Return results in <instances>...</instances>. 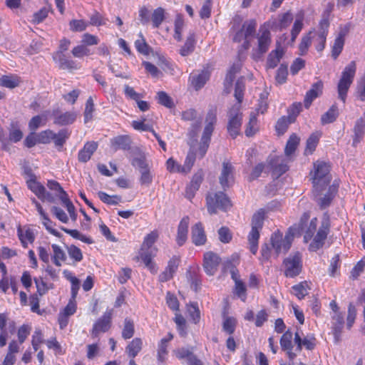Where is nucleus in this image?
<instances>
[{"instance_id":"obj_42","label":"nucleus","mask_w":365,"mask_h":365,"mask_svg":"<svg viewBox=\"0 0 365 365\" xmlns=\"http://www.w3.org/2000/svg\"><path fill=\"white\" fill-rule=\"evenodd\" d=\"M186 275L191 285L195 287V290L197 291L201 285V279L199 276V268L190 267L187 271Z\"/></svg>"},{"instance_id":"obj_2","label":"nucleus","mask_w":365,"mask_h":365,"mask_svg":"<svg viewBox=\"0 0 365 365\" xmlns=\"http://www.w3.org/2000/svg\"><path fill=\"white\" fill-rule=\"evenodd\" d=\"M29 188L42 201L55 202L57 199L62 202V204L68 211V199L66 192L61 187L60 184L55 180H48L47 187L51 192L46 190L45 187L34 180L30 179L27 181Z\"/></svg>"},{"instance_id":"obj_60","label":"nucleus","mask_w":365,"mask_h":365,"mask_svg":"<svg viewBox=\"0 0 365 365\" xmlns=\"http://www.w3.org/2000/svg\"><path fill=\"white\" fill-rule=\"evenodd\" d=\"M356 314H357V311H356L355 305L352 302H350L348 305V309H347V316H346V323L347 329L350 330L352 328L354 324L355 323Z\"/></svg>"},{"instance_id":"obj_41","label":"nucleus","mask_w":365,"mask_h":365,"mask_svg":"<svg viewBox=\"0 0 365 365\" xmlns=\"http://www.w3.org/2000/svg\"><path fill=\"white\" fill-rule=\"evenodd\" d=\"M138 38L135 40L134 45L137 51L144 56H148L151 51L150 46L146 42L143 34H138Z\"/></svg>"},{"instance_id":"obj_52","label":"nucleus","mask_w":365,"mask_h":365,"mask_svg":"<svg viewBox=\"0 0 365 365\" xmlns=\"http://www.w3.org/2000/svg\"><path fill=\"white\" fill-rule=\"evenodd\" d=\"M98 196L103 202L110 205H118L122 200V197L119 195H109L103 191H99L98 192Z\"/></svg>"},{"instance_id":"obj_3","label":"nucleus","mask_w":365,"mask_h":365,"mask_svg":"<svg viewBox=\"0 0 365 365\" xmlns=\"http://www.w3.org/2000/svg\"><path fill=\"white\" fill-rule=\"evenodd\" d=\"M217 107L215 105L210 106L205 118V127L200 143L197 146V153L200 158H204L210 147L211 137L217 121Z\"/></svg>"},{"instance_id":"obj_28","label":"nucleus","mask_w":365,"mask_h":365,"mask_svg":"<svg viewBox=\"0 0 365 365\" xmlns=\"http://www.w3.org/2000/svg\"><path fill=\"white\" fill-rule=\"evenodd\" d=\"M98 146V143L95 141L86 142L84 144L83 148L81 149L78 152V160L83 163L88 162L91 159L94 152L97 150Z\"/></svg>"},{"instance_id":"obj_50","label":"nucleus","mask_w":365,"mask_h":365,"mask_svg":"<svg viewBox=\"0 0 365 365\" xmlns=\"http://www.w3.org/2000/svg\"><path fill=\"white\" fill-rule=\"evenodd\" d=\"M293 122L286 115L278 119L275 125V130L278 135H282L287 130L289 125Z\"/></svg>"},{"instance_id":"obj_9","label":"nucleus","mask_w":365,"mask_h":365,"mask_svg":"<svg viewBox=\"0 0 365 365\" xmlns=\"http://www.w3.org/2000/svg\"><path fill=\"white\" fill-rule=\"evenodd\" d=\"M206 204L210 215L216 214L218 209L226 211L232 205L229 197L223 192L207 194Z\"/></svg>"},{"instance_id":"obj_33","label":"nucleus","mask_w":365,"mask_h":365,"mask_svg":"<svg viewBox=\"0 0 365 365\" xmlns=\"http://www.w3.org/2000/svg\"><path fill=\"white\" fill-rule=\"evenodd\" d=\"M196 45V38L195 34L194 32H191L188 34L186 38L185 42L183 46L180 49V54L182 56H187L191 54L195 48Z\"/></svg>"},{"instance_id":"obj_27","label":"nucleus","mask_w":365,"mask_h":365,"mask_svg":"<svg viewBox=\"0 0 365 365\" xmlns=\"http://www.w3.org/2000/svg\"><path fill=\"white\" fill-rule=\"evenodd\" d=\"M189 222V217L185 216L181 219L178 226V232L175 240L180 247L182 246L187 241Z\"/></svg>"},{"instance_id":"obj_10","label":"nucleus","mask_w":365,"mask_h":365,"mask_svg":"<svg viewBox=\"0 0 365 365\" xmlns=\"http://www.w3.org/2000/svg\"><path fill=\"white\" fill-rule=\"evenodd\" d=\"M284 274L286 277L294 278L302 271V256L299 252L289 255L282 262Z\"/></svg>"},{"instance_id":"obj_57","label":"nucleus","mask_w":365,"mask_h":365,"mask_svg":"<svg viewBox=\"0 0 365 365\" xmlns=\"http://www.w3.org/2000/svg\"><path fill=\"white\" fill-rule=\"evenodd\" d=\"M274 254L272 252V247L269 244L265 243L262 245L261 251H260V257H259V260L262 264H264L268 262L272 256Z\"/></svg>"},{"instance_id":"obj_19","label":"nucleus","mask_w":365,"mask_h":365,"mask_svg":"<svg viewBox=\"0 0 365 365\" xmlns=\"http://www.w3.org/2000/svg\"><path fill=\"white\" fill-rule=\"evenodd\" d=\"M210 69V66L207 64L206 66L203 67L199 74H191L190 76L189 81L190 82V85L196 91L201 89L210 79L211 74Z\"/></svg>"},{"instance_id":"obj_4","label":"nucleus","mask_w":365,"mask_h":365,"mask_svg":"<svg viewBox=\"0 0 365 365\" xmlns=\"http://www.w3.org/2000/svg\"><path fill=\"white\" fill-rule=\"evenodd\" d=\"M299 227H290L284 236L279 230H277L272 234L270 243L274 250L275 258H277L281 253L288 252L292 246L294 237L296 236V232H299Z\"/></svg>"},{"instance_id":"obj_36","label":"nucleus","mask_w":365,"mask_h":365,"mask_svg":"<svg viewBox=\"0 0 365 365\" xmlns=\"http://www.w3.org/2000/svg\"><path fill=\"white\" fill-rule=\"evenodd\" d=\"M304 11L297 14L291 29V42L294 43L304 26Z\"/></svg>"},{"instance_id":"obj_46","label":"nucleus","mask_w":365,"mask_h":365,"mask_svg":"<svg viewBox=\"0 0 365 365\" xmlns=\"http://www.w3.org/2000/svg\"><path fill=\"white\" fill-rule=\"evenodd\" d=\"M314 31V29L309 31L307 34L302 36L301 42L299 44L300 55H305L307 53L309 48L312 44V34Z\"/></svg>"},{"instance_id":"obj_47","label":"nucleus","mask_w":365,"mask_h":365,"mask_svg":"<svg viewBox=\"0 0 365 365\" xmlns=\"http://www.w3.org/2000/svg\"><path fill=\"white\" fill-rule=\"evenodd\" d=\"M313 34L314 46L318 52H322L325 48L327 35L323 33L315 32V31Z\"/></svg>"},{"instance_id":"obj_64","label":"nucleus","mask_w":365,"mask_h":365,"mask_svg":"<svg viewBox=\"0 0 365 365\" xmlns=\"http://www.w3.org/2000/svg\"><path fill=\"white\" fill-rule=\"evenodd\" d=\"M302 110V104L300 102H294L287 109L288 115L291 121L293 123L296 120L297 117L299 115V113Z\"/></svg>"},{"instance_id":"obj_54","label":"nucleus","mask_w":365,"mask_h":365,"mask_svg":"<svg viewBox=\"0 0 365 365\" xmlns=\"http://www.w3.org/2000/svg\"><path fill=\"white\" fill-rule=\"evenodd\" d=\"M156 99L159 104L168 108L175 107L173 98L165 91H158L157 93Z\"/></svg>"},{"instance_id":"obj_17","label":"nucleus","mask_w":365,"mask_h":365,"mask_svg":"<svg viewBox=\"0 0 365 365\" xmlns=\"http://www.w3.org/2000/svg\"><path fill=\"white\" fill-rule=\"evenodd\" d=\"M220 262L221 258L214 252L208 251L203 255L202 266L205 273L208 275H214L215 274Z\"/></svg>"},{"instance_id":"obj_51","label":"nucleus","mask_w":365,"mask_h":365,"mask_svg":"<svg viewBox=\"0 0 365 365\" xmlns=\"http://www.w3.org/2000/svg\"><path fill=\"white\" fill-rule=\"evenodd\" d=\"M23 133L21 132L18 123L11 122L9 128V140L17 143L22 139Z\"/></svg>"},{"instance_id":"obj_58","label":"nucleus","mask_w":365,"mask_h":365,"mask_svg":"<svg viewBox=\"0 0 365 365\" xmlns=\"http://www.w3.org/2000/svg\"><path fill=\"white\" fill-rule=\"evenodd\" d=\"M166 169L170 173H182L186 174L183 166L179 164L173 158H170L166 161Z\"/></svg>"},{"instance_id":"obj_18","label":"nucleus","mask_w":365,"mask_h":365,"mask_svg":"<svg viewBox=\"0 0 365 365\" xmlns=\"http://www.w3.org/2000/svg\"><path fill=\"white\" fill-rule=\"evenodd\" d=\"M294 334L291 329H288L284 333L279 339L280 346L282 351L286 352V354L290 361H293L296 356L297 354L293 351L294 344L292 341H294Z\"/></svg>"},{"instance_id":"obj_21","label":"nucleus","mask_w":365,"mask_h":365,"mask_svg":"<svg viewBox=\"0 0 365 365\" xmlns=\"http://www.w3.org/2000/svg\"><path fill=\"white\" fill-rule=\"evenodd\" d=\"M323 89L324 83L322 80H318L312 85L311 88L307 91L304 98V106L307 109L309 108L312 102L322 94Z\"/></svg>"},{"instance_id":"obj_22","label":"nucleus","mask_w":365,"mask_h":365,"mask_svg":"<svg viewBox=\"0 0 365 365\" xmlns=\"http://www.w3.org/2000/svg\"><path fill=\"white\" fill-rule=\"evenodd\" d=\"M344 327V316H331V334L334 337V342L335 344H338L341 341Z\"/></svg>"},{"instance_id":"obj_61","label":"nucleus","mask_w":365,"mask_h":365,"mask_svg":"<svg viewBox=\"0 0 365 365\" xmlns=\"http://www.w3.org/2000/svg\"><path fill=\"white\" fill-rule=\"evenodd\" d=\"M365 130V120L359 118L356 121L354 127V142H359L364 136Z\"/></svg>"},{"instance_id":"obj_7","label":"nucleus","mask_w":365,"mask_h":365,"mask_svg":"<svg viewBox=\"0 0 365 365\" xmlns=\"http://www.w3.org/2000/svg\"><path fill=\"white\" fill-rule=\"evenodd\" d=\"M356 73V62L351 61L347 64L341 73L337 83V92L339 98L345 103L348 91L352 85Z\"/></svg>"},{"instance_id":"obj_39","label":"nucleus","mask_w":365,"mask_h":365,"mask_svg":"<svg viewBox=\"0 0 365 365\" xmlns=\"http://www.w3.org/2000/svg\"><path fill=\"white\" fill-rule=\"evenodd\" d=\"M339 115V109L336 104L332 105L329 109L322 115L321 123L326 125L334 122Z\"/></svg>"},{"instance_id":"obj_45","label":"nucleus","mask_w":365,"mask_h":365,"mask_svg":"<svg viewBox=\"0 0 365 365\" xmlns=\"http://www.w3.org/2000/svg\"><path fill=\"white\" fill-rule=\"evenodd\" d=\"M135 334V324L133 319L125 318L124 320L123 328L122 329L121 336L124 339H131Z\"/></svg>"},{"instance_id":"obj_59","label":"nucleus","mask_w":365,"mask_h":365,"mask_svg":"<svg viewBox=\"0 0 365 365\" xmlns=\"http://www.w3.org/2000/svg\"><path fill=\"white\" fill-rule=\"evenodd\" d=\"M174 322L176 324L179 334L181 336H185L187 335V323L183 316L179 312L175 313Z\"/></svg>"},{"instance_id":"obj_35","label":"nucleus","mask_w":365,"mask_h":365,"mask_svg":"<svg viewBox=\"0 0 365 365\" xmlns=\"http://www.w3.org/2000/svg\"><path fill=\"white\" fill-rule=\"evenodd\" d=\"M310 286L307 281L301 282L292 287V293L299 300L303 299L308 294Z\"/></svg>"},{"instance_id":"obj_43","label":"nucleus","mask_w":365,"mask_h":365,"mask_svg":"<svg viewBox=\"0 0 365 365\" xmlns=\"http://www.w3.org/2000/svg\"><path fill=\"white\" fill-rule=\"evenodd\" d=\"M300 142V138L297 136L296 133H292L286 144L284 148V153L287 156H290L292 155L295 150H297Z\"/></svg>"},{"instance_id":"obj_63","label":"nucleus","mask_w":365,"mask_h":365,"mask_svg":"<svg viewBox=\"0 0 365 365\" xmlns=\"http://www.w3.org/2000/svg\"><path fill=\"white\" fill-rule=\"evenodd\" d=\"M165 301L168 307L173 310V312H175L176 313H178L180 311V303L178 301V297L175 296V294L167 292L166 296H165Z\"/></svg>"},{"instance_id":"obj_11","label":"nucleus","mask_w":365,"mask_h":365,"mask_svg":"<svg viewBox=\"0 0 365 365\" xmlns=\"http://www.w3.org/2000/svg\"><path fill=\"white\" fill-rule=\"evenodd\" d=\"M113 309H107L103 315L93 323L90 331L92 339H97L101 334L106 333L110 329L113 324Z\"/></svg>"},{"instance_id":"obj_13","label":"nucleus","mask_w":365,"mask_h":365,"mask_svg":"<svg viewBox=\"0 0 365 365\" xmlns=\"http://www.w3.org/2000/svg\"><path fill=\"white\" fill-rule=\"evenodd\" d=\"M228 116L227 132L232 138H236L240 133L242 121L240 106H232L228 112Z\"/></svg>"},{"instance_id":"obj_12","label":"nucleus","mask_w":365,"mask_h":365,"mask_svg":"<svg viewBox=\"0 0 365 365\" xmlns=\"http://www.w3.org/2000/svg\"><path fill=\"white\" fill-rule=\"evenodd\" d=\"M293 21V14L291 11L279 14L277 17L272 16L264 23V27H267L272 31H282L287 29Z\"/></svg>"},{"instance_id":"obj_32","label":"nucleus","mask_w":365,"mask_h":365,"mask_svg":"<svg viewBox=\"0 0 365 365\" xmlns=\"http://www.w3.org/2000/svg\"><path fill=\"white\" fill-rule=\"evenodd\" d=\"M143 340L140 337L133 338L125 346V353L128 358H135L142 351Z\"/></svg>"},{"instance_id":"obj_8","label":"nucleus","mask_w":365,"mask_h":365,"mask_svg":"<svg viewBox=\"0 0 365 365\" xmlns=\"http://www.w3.org/2000/svg\"><path fill=\"white\" fill-rule=\"evenodd\" d=\"M265 218V211L259 209L252 216L251 221V230L248 234L247 240L250 245V250L253 255H256L258 250L259 239Z\"/></svg>"},{"instance_id":"obj_20","label":"nucleus","mask_w":365,"mask_h":365,"mask_svg":"<svg viewBox=\"0 0 365 365\" xmlns=\"http://www.w3.org/2000/svg\"><path fill=\"white\" fill-rule=\"evenodd\" d=\"M219 180L224 190L232 184L234 181V167L230 161H224L222 163V168Z\"/></svg>"},{"instance_id":"obj_14","label":"nucleus","mask_w":365,"mask_h":365,"mask_svg":"<svg viewBox=\"0 0 365 365\" xmlns=\"http://www.w3.org/2000/svg\"><path fill=\"white\" fill-rule=\"evenodd\" d=\"M272 42L271 34L267 27L264 24L260 26L259 34L257 36V47L253 51L255 59L260 58L269 49Z\"/></svg>"},{"instance_id":"obj_40","label":"nucleus","mask_w":365,"mask_h":365,"mask_svg":"<svg viewBox=\"0 0 365 365\" xmlns=\"http://www.w3.org/2000/svg\"><path fill=\"white\" fill-rule=\"evenodd\" d=\"M165 19V10L163 7L154 9L151 15L152 26L154 29H158Z\"/></svg>"},{"instance_id":"obj_55","label":"nucleus","mask_w":365,"mask_h":365,"mask_svg":"<svg viewBox=\"0 0 365 365\" xmlns=\"http://www.w3.org/2000/svg\"><path fill=\"white\" fill-rule=\"evenodd\" d=\"M237 319L233 317H225L222 322V330L227 334L232 335L234 334L237 327Z\"/></svg>"},{"instance_id":"obj_26","label":"nucleus","mask_w":365,"mask_h":365,"mask_svg":"<svg viewBox=\"0 0 365 365\" xmlns=\"http://www.w3.org/2000/svg\"><path fill=\"white\" fill-rule=\"evenodd\" d=\"M338 190L339 185L333 183L329 186L328 190L324 195L317 200V205L321 210H324L331 205V202L338 192Z\"/></svg>"},{"instance_id":"obj_1","label":"nucleus","mask_w":365,"mask_h":365,"mask_svg":"<svg viewBox=\"0 0 365 365\" xmlns=\"http://www.w3.org/2000/svg\"><path fill=\"white\" fill-rule=\"evenodd\" d=\"M318 219L313 217L306 229L304 235V241L307 243L312 240L309 245L310 252H316L323 247L325 241L331 231V220L329 215L325 212L323 215L320 225L317 229Z\"/></svg>"},{"instance_id":"obj_38","label":"nucleus","mask_w":365,"mask_h":365,"mask_svg":"<svg viewBox=\"0 0 365 365\" xmlns=\"http://www.w3.org/2000/svg\"><path fill=\"white\" fill-rule=\"evenodd\" d=\"M21 80L17 76L4 75L0 77V86L8 88L10 89L15 88L20 85Z\"/></svg>"},{"instance_id":"obj_29","label":"nucleus","mask_w":365,"mask_h":365,"mask_svg":"<svg viewBox=\"0 0 365 365\" xmlns=\"http://www.w3.org/2000/svg\"><path fill=\"white\" fill-rule=\"evenodd\" d=\"M110 145L113 150H128L131 147V140L128 135H118L110 141Z\"/></svg>"},{"instance_id":"obj_16","label":"nucleus","mask_w":365,"mask_h":365,"mask_svg":"<svg viewBox=\"0 0 365 365\" xmlns=\"http://www.w3.org/2000/svg\"><path fill=\"white\" fill-rule=\"evenodd\" d=\"M180 262L181 257L179 255H173L170 257L164 270L158 275V282H166L172 279L177 272Z\"/></svg>"},{"instance_id":"obj_62","label":"nucleus","mask_w":365,"mask_h":365,"mask_svg":"<svg viewBox=\"0 0 365 365\" xmlns=\"http://www.w3.org/2000/svg\"><path fill=\"white\" fill-rule=\"evenodd\" d=\"M219 240L223 244L230 243L233 237V234L227 226H222L217 231Z\"/></svg>"},{"instance_id":"obj_5","label":"nucleus","mask_w":365,"mask_h":365,"mask_svg":"<svg viewBox=\"0 0 365 365\" xmlns=\"http://www.w3.org/2000/svg\"><path fill=\"white\" fill-rule=\"evenodd\" d=\"M242 19L238 17L235 19L231 31L234 33L232 40L234 42L240 43L244 41L243 46L248 48L250 42L247 38L255 34L257 27V21L255 19H250L245 21L241 26Z\"/></svg>"},{"instance_id":"obj_24","label":"nucleus","mask_w":365,"mask_h":365,"mask_svg":"<svg viewBox=\"0 0 365 365\" xmlns=\"http://www.w3.org/2000/svg\"><path fill=\"white\" fill-rule=\"evenodd\" d=\"M68 42L63 39L61 41L60 44L59 51H58L53 56V60L58 65V67L61 69L68 68Z\"/></svg>"},{"instance_id":"obj_23","label":"nucleus","mask_w":365,"mask_h":365,"mask_svg":"<svg viewBox=\"0 0 365 365\" xmlns=\"http://www.w3.org/2000/svg\"><path fill=\"white\" fill-rule=\"evenodd\" d=\"M207 235L201 222L195 223L191 227V240L195 246H202L207 242Z\"/></svg>"},{"instance_id":"obj_6","label":"nucleus","mask_w":365,"mask_h":365,"mask_svg":"<svg viewBox=\"0 0 365 365\" xmlns=\"http://www.w3.org/2000/svg\"><path fill=\"white\" fill-rule=\"evenodd\" d=\"M331 165L329 162L317 160L313 163V169L310 171V180L316 190H322L329 185L331 180L330 175Z\"/></svg>"},{"instance_id":"obj_31","label":"nucleus","mask_w":365,"mask_h":365,"mask_svg":"<svg viewBox=\"0 0 365 365\" xmlns=\"http://www.w3.org/2000/svg\"><path fill=\"white\" fill-rule=\"evenodd\" d=\"M269 165H270L273 173L277 177L285 173L289 169L287 162L284 160H280L278 156L272 158L269 162Z\"/></svg>"},{"instance_id":"obj_44","label":"nucleus","mask_w":365,"mask_h":365,"mask_svg":"<svg viewBox=\"0 0 365 365\" xmlns=\"http://www.w3.org/2000/svg\"><path fill=\"white\" fill-rule=\"evenodd\" d=\"M159 237V232L157 230L147 234L143 239L140 248L142 250H149L155 243Z\"/></svg>"},{"instance_id":"obj_53","label":"nucleus","mask_w":365,"mask_h":365,"mask_svg":"<svg viewBox=\"0 0 365 365\" xmlns=\"http://www.w3.org/2000/svg\"><path fill=\"white\" fill-rule=\"evenodd\" d=\"M95 111V105L93 102V99L91 96H90L85 105V109L83 112V116H84V123H87L89 121L93 120V113Z\"/></svg>"},{"instance_id":"obj_48","label":"nucleus","mask_w":365,"mask_h":365,"mask_svg":"<svg viewBox=\"0 0 365 365\" xmlns=\"http://www.w3.org/2000/svg\"><path fill=\"white\" fill-rule=\"evenodd\" d=\"M259 130L257 118L255 113H251L249 122L245 129V135L247 137H252Z\"/></svg>"},{"instance_id":"obj_49","label":"nucleus","mask_w":365,"mask_h":365,"mask_svg":"<svg viewBox=\"0 0 365 365\" xmlns=\"http://www.w3.org/2000/svg\"><path fill=\"white\" fill-rule=\"evenodd\" d=\"M187 310L192 322L197 324L200 321V311L198 307L197 302H190L187 304Z\"/></svg>"},{"instance_id":"obj_56","label":"nucleus","mask_w":365,"mask_h":365,"mask_svg":"<svg viewBox=\"0 0 365 365\" xmlns=\"http://www.w3.org/2000/svg\"><path fill=\"white\" fill-rule=\"evenodd\" d=\"M168 345L159 341L158 343L157 349V361L160 364H165L168 356Z\"/></svg>"},{"instance_id":"obj_37","label":"nucleus","mask_w":365,"mask_h":365,"mask_svg":"<svg viewBox=\"0 0 365 365\" xmlns=\"http://www.w3.org/2000/svg\"><path fill=\"white\" fill-rule=\"evenodd\" d=\"M344 35L340 33L334 39V44L331 46V57L334 60L337 59L343 51L344 46Z\"/></svg>"},{"instance_id":"obj_30","label":"nucleus","mask_w":365,"mask_h":365,"mask_svg":"<svg viewBox=\"0 0 365 365\" xmlns=\"http://www.w3.org/2000/svg\"><path fill=\"white\" fill-rule=\"evenodd\" d=\"M322 135L321 131L317 130L313 132L307 138L304 153L305 155H310L315 151L319 140Z\"/></svg>"},{"instance_id":"obj_15","label":"nucleus","mask_w":365,"mask_h":365,"mask_svg":"<svg viewBox=\"0 0 365 365\" xmlns=\"http://www.w3.org/2000/svg\"><path fill=\"white\" fill-rule=\"evenodd\" d=\"M317 344V339L314 334H308L305 336L302 337L299 331L294 333V344L295 345V351H302L303 349L308 351L314 350Z\"/></svg>"},{"instance_id":"obj_34","label":"nucleus","mask_w":365,"mask_h":365,"mask_svg":"<svg viewBox=\"0 0 365 365\" xmlns=\"http://www.w3.org/2000/svg\"><path fill=\"white\" fill-rule=\"evenodd\" d=\"M284 55L283 50L281 48H277L272 51L267 58L266 67L269 69H272L277 67L281 58Z\"/></svg>"},{"instance_id":"obj_25","label":"nucleus","mask_w":365,"mask_h":365,"mask_svg":"<svg viewBox=\"0 0 365 365\" xmlns=\"http://www.w3.org/2000/svg\"><path fill=\"white\" fill-rule=\"evenodd\" d=\"M173 352L178 359H186L188 365H204L203 362L193 354L192 350L182 347L174 350Z\"/></svg>"}]
</instances>
